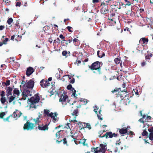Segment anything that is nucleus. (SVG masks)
I'll list each match as a JSON object with an SVG mask.
<instances>
[{
  "mask_svg": "<svg viewBox=\"0 0 153 153\" xmlns=\"http://www.w3.org/2000/svg\"><path fill=\"white\" fill-rule=\"evenodd\" d=\"M35 126V124L30 122L28 120L24 126L23 129L24 130H31Z\"/></svg>",
  "mask_w": 153,
  "mask_h": 153,
  "instance_id": "nucleus-4",
  "label": "nucleus"
},
{
  "mask_svg": "<svg viewBox=\"0 0 153 153\" xmlns=\"http://www.w3.org/2000/svg\"><path fill=\"white\" fill-rule=\"evenodd\" d=\"M73 41L74 42V44L75 45H76L75 44L76 43V42H78V41H79V40L78 39H76V38H75L73 39Z\"/></svg>",
  "mask_w": 153,
  "mask_h": 153,
  "instance_id": "nucleus-58",
  "label": "nucleus"
},
{
  "mask_svg": "<svg viewBox=\"0 0 153 153\" xmlns=\"http://www.w3.org/2000/svg\"><path fill=\"white\" fill-rule=\"evenodd\" d=\"M148 130L150 133H153V127H151L150 128L148 129Z\"/></svg>",
  "mask_w": 153,
  "mask_h": 153,
  "instance_id": "nucleus-56",
  "label": "nucleus"
},
{
  "mask_svg": "<svg viewBox=\"0 0 153 153\" xmlns=\"http://www.w3.org/2000/svg\"><path fill=\"white\" fill-rule=\"evenodd\" d=\"M22 95V98H20L19 100H26V98L27 97H26V96H25V95Z\"/></svg>",
  "mask_w": 153,
  "mask_h": 153,
  "instance_id": "nucleus-55",
  "label": "nucleus"
},
{
  "mask_svg": "<svg viewBox=\"0 0 153 153\" xmlns=\"http://www.w3.org/2000/svg\"><path fill=\"white\" fill-rule=\"evenodd\" d=\"M151 117L150 116H147L145 118L144 121L146 122H150L151 120Z\"/></svg>",
  "mask_w": 153,
  "mask_h": 153,
  "instance_id": "nucleus-35",
  "label": "nucleus"
},
{
  "mask_svg": "<svg viewBox=\"0 0 153 153\" xmlns=\"http://www.w3.org/2000/svg\"><path fill=\"white\" fill-rule=\"evenodd\" d=\"M4 83L5 85L7 87L10 85V81L9 80H8L6 81V82H4Z\"/></svg>",
  "mask_w": 153,
  "mask_h": 153,
  "instance_id": "nucleus-47",
  "label": "nucleus"
},
{
  "mask_svg": "<svg viewBox=\"0 0 153 153\" xmlns=\"http://www.w3.org/2000/svg\"><path fill=\"white\" fill-rule=\"evenodd\" d=\"M13 19L11 18H10L8 19L7 21V22L8 25H10L13 22Z\"/></svg>",
  "mask_w": 153,
  "mask_h": 153,
  "instance_id": "nucleus-38",
  "label": "nucleus"
},
{
  "mask_svg": "<svg viewBox=\"0 0 153 153\" xmlns=\"http://www.w3.org/2000/svg\"><path fill=\"white\" fill-rule=\"evenodd\" d=\"M3 1L4 2L6 3L7 5H8L9 4V2H10L9 0H3Z\"/></svg>",
  "mask_w": 153,
  "mask_h": 153,
  "instance_id": "nucleus-61",
  "label": "nucleus"
},
{
  "mask_svg": "<svg viewBox=\"0 0 153 153\" xmlns=\"http://www.w3.org/2000/svg\"><path fill=\"white\" fill-rule=\"evenodd\" d=\"M102 7L101 10V13L102 14H105L107 13V12L108 11L107 6L105 7Z\"/></svg>",
  "mask_w": 153,
  "mask_h": 153,
  "instance_id": "nucleus-27",
  "label": "nucleus"
},
{
  "mask_svg": "<svg viewBox=\"0 0 153 153\" xmlns=\"http://www.w3.org/2000/svg\"><path fill=\"white\" fill-rule=\"evenodd\" d=\"M39 117H37L36 118H34L33 119V120L35 122V124L39 125V123L41 122V120Z\"/></svg>",
  "mask_w": 153,
  "mask_h": 153,
  "instance_id": "nucleus-29",
  "label": "nucleus"
},
{
  "mask_svg": "<svg viewBox=\"0 0 153 153\" xmlns=\"http://www.w3.org/2000/svg\"><path fill=\"white\" fill-rule=\"evenodd\" d=\"M126 92V93L127 92V91H126L125 90H121L120 88H115L114 90L111 91L112 92L114 93H115L116 94H117V93H120V92Z\"/></svg>",
  "mask_w": 153,
  "mask_h": 153,
  "instance_id": "nucleus-17",
  "label": "nucleus"
},
{
  "mask_svg": "<svg viewBox=\"0 0 153 153\" xmlns=\"http://www.w3.org/2000/svg\"><path fill=\"white\" fill-rule=\"evenodd\" d=\"M62 141H63V143L64 145H66L67 146L68 145L67 144V141L66 140V139L65 137L62 140H61L60 141H59L58 140H56V141L58 142V143H60L61 142H62Z\"/></svg>",
  "mask_w": 153,
  "mask_h": 153,
  "instance_id": "nucleus-28",
  "label": "nucleus"
},
{
  "mask_svg": "<svg viewBox=\"0 0 153 153\" xmlns=\"http://www.w3.org/2000/svg\"><path fill=\"white\" fill-rule=\"evenodd\" d=\"M102 137H105L106 139L108 138H112L113 137L112 133L111 132H108L106 133L105 134L102 135Z\"/></svg>",
  "mask_w": 153,
  "mask_h": 153,
  "instance_id": "nucleus-20",
  "label": "nucleus"
},
{
  "mask_svg": "<svg viewBox=\"0 0 153 153\" xmlns=\"http://www.w3.org/2000/svg\"><path fill=\"white\" fill-rule=\"evenodd\" d=\"M6 91V95L7 97H8L10 95L12 94V91L13 88L10 87H8L5 88Z\"/></svg>",
  "mask_w": 153,
  "mask_h": 153,
  "instance_id": "nucleus-10",
  "label": "nucleus"
},
{
  "mask_svg": "<svg viewBox=\"0 0 153 153\" xmlns=\"http://www.w3.org/2000/svg\"><path fill=\"white\" fill-rule=\"evenodd\" d=\"M101 110H99V114H97V116L98 119L100 120H102L103 119L102 117L101 116L102 115L101 114Z\"/></svg>",
  "mask_w": 153,
  "mask_h": 153,
  "instance_id": "nucleus-33",
  "label": "nucleus"
},
{
  "mask_svg": "<svg viewBox=\"0 0 153 153\" xmlns=\"http://www.w3.org/2000/svg\"><path fill=\"white\" fill-rule=\"evenodd\" d=\"M10 117H13V115L12 114H11L10 115V116H9L8 117H7L6 118H4L3 119V120L4 121V122H6V121H7V122H9V120L10 118Z\"/></svg>",
  "mask_w": 153,
  "mask_h": 153,
  "instance_id": "nucleus-40",
  "label": "nucleus"
},
{
  "mask_svg": "<svg viewBox=\"0 0 153 153\" xmlns=\"http://www.w3.org/2000/svg\"><path fill=\"white\" fill-rule=\"evenodd\" d=\"M146 117V115L145 114H144L143 115V117L139 120V121L141 123H144V120H143V119H144Z\"/></svg>",
  "mask_w": 153,
  "mask_h": 153,
  "instance_id": "nucleus-43",
  "label": "nucleus"
},
{
  "mask_svg": "<svg viewBox=\"0 0 153 153\" xmlns=\"http://www.w3.org/2000/svg\"><path fill=\"white\" fill-rule=\"evenodd\" d=\"M128 127H124L121 129L118 128V130L119 131V133L123 136L124 134L127 133L128 132Z\"/></svg>",
  "mask_w": 153,
  "mask_h": 153,
  "instance_id": "nucleus-9",
  "label": "nucleus"
},
{
  "mask_svg": "<svg viewBox=\"0 0 153 153\" xmlns=\"http://www.w3.org/2000/svg\"><path fill=\"white\" fill-rule=\"evenodd\" d=\"M115 63L116 64H120V65L121 67H122V62L121 61L120 58H116L114 60Z\"/></svg>",
  "mask_w": 153,
  "mask_h": 153,
  "instance_id": "nucleus-23",
  "label": "nucleus"
},
{
  "mask_svg": "<svg viewBox=\"0 0 153 153\" xmlns=\"http://www.w3.org/2000/svg\"><path fill=\"white\" fill-rule=\"evenodd\" d=\"M49 124H47L44 125V126L41 127V126H38V128L40 130L44 131L48 130L49 128L48 126Z\"/></svg>",
  "mask_w": 153,
  "mask_h": 153,
  "instance_id": "nucleus-19",
  "label": "nucleus"
},
{
  "mask_svg": "<svg viewBox=\"0 0 153 153\" xmlns=\"http://www.w3.org/2000/svg\"><path fill=\"white\" fill-rule=\"evenodd\" d=\"M97 54L99 58H102L105 55V54L103 51H97Z\"/></svg>",
  "mask_w": 153,
  "mask_h": 153,
  "instance_id": "nucleus-25",
  "label": "nucleus"
},
{
  "mask_svg": "<svg viewBox=\"0 0 153 153\" xmlns=\"http://www.w3.org/2000/svg\"><path fill=\"white\" fill-rule=\"evenodd\" d=\"M67 28L70 32H72L73 31V30H72V27H71L68 26Z\"/></svg>",
  "mask_w": 153,
  "mask_h": 153,
  "instance_id": "nucleus-54",
  "label": "nucleus"
},
{
  "mask_svg": "<svg viewBox=\"0 0 153 153\" xmlns=\"http://www.w3.org/2000/svg\"><path fill=\"white\" fill-rule=\"evenodd\" d=\"M54 42L56 43H60V40L59 38H57L54 40Z\"/></svg>",
  "mask_w": 153,
  "mask_h": 153,
  "instance_id": "nucleus-49",
  "label": "nucleus"
},
{
  "mask_svg": "<svg viewBox=\"0 0 153 153\" xmlns=\"http://www.w3.org/2000/svg\"><path fill=\"white\" fill-rule=\"evenodd\" d=\"M43 28L44 30H49L50 29V27L49 26L46 25L43 27Z\"/></svg>",
  "mask_w": 153,
  "mask_h": 153,
  "instance_id": "nucleus-53",
  "label": "nucleus"
},
{
  "mask_svg": "<svg viewBox=\"0 0 153 153\" xmlns=\"http://www.w3.org/2000/svg\"><path fill=\"white\" fill-rule=\"evenodd\" d=\"M142 135L143 136H148L149 134L147 131L146 129H143V132L142 133Z\"/></svg>",
  "mask_w": 153,
  "mask_h": 153,
  "instance_id": "nucleus-31",
  "label": "nucleus"
},
{
  "mask_svg": "<svg viewBox=\"0 0 153 153\" xmlns=\"http://www.w3.org/2000/svg\"><path fill=\"white\" fill-rule=\"evenodd\" d=\"M80 101L81 102H83V104L84 105H86L88 103V100L85 99H82L80 100Z\"/></svg>",
  "mask_w": 153,
  "mask_h": 153,
  "instance_id": "nucleus-44",
  "label": "nucleus"
},
{
  "mask_svg": "<svg viewBox=\"0 0 153 153\" xmlns=\"http://www.w3.org/2000/svg\"><path fill=\"white\" fill-rule=\"evenodd\" d=\"M148 38L143 37L141 38L139 41V43L141 44H146L148 42Z\"/></svg>",
  "mask_w": 153,
  "mask_h": 153,
  "instance_id": "nucleus-18",
  "label": "nucleus"
},
{
  "mask_svg": "<svg viewBox=\"0 0 153 153\" xmlns=\"http://www.w3.org/2000/svg\"><path fill=\"white\" fill-rule=\"evenodd\" d=\"M82 140V143L83 145L84 146H86V144L85 143V141L86 140V139H83Z\"/></svg>",
  "mask_w": 153,
  "mask_h": 153,
  "instance_id": "nucleus-62",
  "label": "nucleus"
},
{
  "mask_svg": "<svg viewBox=\"0 0 153 153\" xmlns=\"http://www.w3.org/2000/svg\"><path fill=\"white\" fill-rule=\"evenodd\" d=\"M39 100V97L37 94H35L34 97H32L30 99H28V100L31 103L30 105V107L36 109V106L35 104L38 102Z\"/></svg>",
  "mask_w": 153,
  "mask_h": 153,
  "instance_id": "nucleus-2",
  "label": "nucleus"
},
{
  "mask_svg": "<svg viewBox=\"0 0 153 153\" xmlns=\"http://www.w3.org/2000/svg\"><path fill=\"white\" fill-rule=\"evenodd\" d=\"M34 71V69L33 68L29 67L27 69L26 74L27 76H29Z\"/></svg>",
  "mask_w": 153,
  "mask_h": 153,
  "instance_id": "nucleus-16",
  "label": "nucleus"
},
{
  "mask_svg": "<svg viewBox=\"0 0 153 153\" xmlns=\"http://www.w3.org/2000/svg\"><path fill=\"white\" fill-rule=\"evenodd\" d=\"M48 41L49 42L51 43L53 41L52 39V37L50 36V37L48 39Z\"/></svg>",
  "mask_w": 153,
  "mask_h": 153,
  "instance_id": "nucleus-63",
  "label": "nucleus"
},
{
  "mask_svg": "<svg viewBox=\"0 0 153 153\" xmlns=\"http://www.w3.org/2000/svg\"><path fill=\"white\" fill-rule=\"evenodd\" d=\"M22 36L21 35L20 36L19 35H18L17 36V38L15 39L16 41L17 42L20 41L22 39Z\"/></svg>",
  "mask_w": 153,
  "mask_h": 153,
  "instance_id": "nucleus-41",
  "label": "nucleus"
},
{
  "mask_svg": "<svg viewBox=\"0 0 153 153\" xmlns=\"http://www.w3.org/2000/svg\"><path fill=\"white\" fill-rule=\"evenodd\" d=\"M78 125L79 126V128L80 130H82V129H84L85 126V123L83 122H79Z\"/></svg>",
  "mask_w": 153,
  "mask_h": 153,
  "instance_id": "nucleus-22",
  "label": "nucleus"
},
{
  "mask_svg": "<svg viewBox=\"0 0 153 153\" xmlns=\"http://www.w3.org/2000/svg\"><path fill=\"white\" fill-rule=\"evenodd\" d=\"M22 95H24L25 96H26V97H27L28 96H31V93L30 90L27 89H25L24 90Z\"/></svg>",
  "mask_w": 153,
  "mask_h": 153,
  "instance_id": "nucleus-15",
  "label": "nucleus"
},
{
  "mask_svg": "<svg viewBox=\"0 0 153 153\" xmlns=\"http://www.w3.org/2000/svg\"><path fill=\"white\" fill-rule=\"evenodd\" d=\"M13 94L14 96H15V95H17L18 96L20 94V92L19 90L16 88H15L13 90Z\"/></svg>",
  "mask_w": 153,
  "mask_h": 153,
  "instance_id": "nucleus-26",
  "label": "nucleus"
},
{
  "mask_svg": "<svg viewBox=\"0 0 153 153\" xmlns=\"http://www.w3.org/2000/svg\"><path fill=\"white\" fill-rule=\"evenodd\" d=\"M68 54V53L67 51H63L62 53V54L63 56L67 57V55Z\"/></svg>",
  "mask_w": 153,
  "mask_h": 153,
  "instance_id": "nucleus-46",
  "label": "nucleus"
},
{
  "mask_svg": "<svg viewBox=\"0 0 153 153\" xmlns=\"http://www.w3.org/2000/svg\"><path fill=\"white\" fill-rule=\"evenodd\" d=\"M56 78L58 79H60V75L59 73V74L57 73L56 75Z\"/></svg>",
  "mask_w": 153,
  "mask_h": 153,
  "instance_id": "nucleus-60",
  "label": "nucleus"
},
{
  "mask_svg": "<svg viewBox=\"0 0 153 153\" xmlns=\"http://www.w3.org/2000/svg\"><path fill=\"white\" fill-rule=\"evenodd\" d=\"M98 134H99V135H98V137H101V138H103L104 137H102V134H103V133L102 132V131H99L98 132Z\"/></svg>",
  "mask_w": 153,
  "mask_h": 153,
  "instance_id": "nucleus-51",
  "label": "nucleus"
},
{
  "mask_svg": "<svg viewBox=\"0 0 153 153\" xmlns=\"http://www.w3.org/2000/svg\"><path fill=\"white\" fill-rule=\"evenodd\" d=\"M19 113H20V115H19L17 114L16 113L15 111H14L13 113V114L12 115L13 117L14 118H15L16 117H19L22 114V113H21L20 112H19Z\"/></svg>",
  "mask_w": 153,
  "mask_h": 153,
  "instance_id": "nucleus-32",
  "label": "nucleus"
},
{
  "mask_svg": "<svg viewBox=\"0 0 153 153\" xmlns=\"http://www.w3.org/2000/svg\"><path fill=\"white\" fill-rule=\"evenodd\" d=\"M100 148L96 147L92 148L91 151L94 152V153H99L100 152H102L104 153L106 151L105 146V145L102 144H100Z\"/></svg>",
  "mask_w": 153,
  "mask_h": 153,
  "instance_id": "nucleus-3",
  "label": "nucleus"
},
{
  "mask_svg": "<svg viewBox=\"0 0 153 153\" xmlns=\"http://www.w3.org/2000/svg\"><path fill=\"white\" fill-rule=\"evenodd\" d=\"M149 138L151 141L153 140V133L150 132L149 135Z\"/></svg>",
  "mask_w": 153,
  "mask_h": 153,
  "instance_id": "nucleus-42",
  "label": "nucleus"
},
{
  "mask_svg": "<svg viewBox=\"0 0 153 153\" xmlns=\"http://www.w3.org/2000/svg\"><path fill=\"white\" fill-rule=\"evenodd\" d=\"M85 128H88L89 130H90L91 129V127L89 123H85Z\"/></svg>",
  "mask_w": 153,
  "mask_h": 153,
  "instance_id": "nucleus-37",
  "label": "nucleus"
},
{
  "mask_svg": "<svg viewBox=\"0 0 153 153\" xmlns=\"http://www.w3.org/2000/svg\"><path fill=\"white\" fill-rule=\"evenodd\" d=\"M5 115V112H3L0 113V118H3L4 116Z\"/></svg>",
  "mask_w": 153,
  "mask_h": 153,
  "instance_id": "nucleus-52",
  "label": "nucleus"
},
{
  "mask_svg": "<svg viewBox=\"0 0 153 153\" xmlns=\"http://www.w3.org/2000/svg\"><path fill=\"white\" fill-rule=\"evenodd\" d=\"M71 112L72 115L75 118H76V117L78 116V109L76 108L75 109H73V107H71Z\"/></svg>",
  "mask_w": 153,
  "mask_h": 153,
  "instance_id": "nucleus-11",
  "label": "nucleus"
},
{
  "mask_svg": "<svg viewBox=\"0 0 153 153\" xmlns=\"http://www.w3.org/2000/svg\"><path fill=\"white\" fill-rule=\"evenodd\" d=\"M21 2H20V1L19 2H16V7H17V6L20 7L21 6Z\"/></svg>",
  "mask_w": 153,
  "mask_h": 153,
  "instance_id": "nucleus-59",
  "label": "nucleus"
},
{
  "mask_svg": "<svg viewBox=\"0 0 153 153\" xmlns=\"http://www.w3.org/2000/svg\"><path fill=\"white\" fill-rule=\"evenodd\" d=\"M116 28L118 30H120V29H121V33L122 32V30H121V25L120 24H119L118 25H117V26H116Z\"/></svg>",
  "mask_w": 153,
  "mask_h": 153,
  "instance_id": "nucleus-45",
  "label": "nucleus"
},
{
  "mask_svg": "<svg viewBox=\"0 0 153 153\" xmlns=\"http://www.w3.org/2000/svg\"><path fill=\"white\" fill-rule=\"evenodd\" d=\"M102 62L97 61L93 63L91 65H88V66L91 70H95L97 71V72L94 71V73L100 74L102 73L101 67L102 66Z\"/></svg>",
  "mask_w": 153,
  "mask_h": 153,
  "instance_id": "nucleus-1",
  "label": "nucleus"
},
{
  "mask_svg": "<svg viewBox=\"0 0 153 153\" xmlns=\"http://www.w3.org/2000/svg\"><path fill=\"white\" fill-rule=\"evenodd\" d=\"M118 148L117 147H114L111 149V152L116 153L118 151Z\"/></svg>",
  "mask_w": 153,
  "mask_h": 153,
  "instance_id": "nucleus-36",
  "label": "nucleus"
},
{
  "mask_svg": "<svg viewBox=\"0 0 153 153\" xmlns=\"http://www.w3.org/2000/svg\"><path fill=\"white\" fill-rule=\"evenodd\" d=\"M68 96L66 95H63V94H62L60 97L59 99V101L61 102L63 101H65L66 100H68Z\"/></svg>",
  "mask_w": 153,
  "mask_h": 153,
  "instance_id": "nucleus-14",
  "label": "nucleus"
},
{
  "mask_svg": "<svg viewBox=\"0 0 153 153\" xmlns=\"http://www.w3.org/2000/svg\"><path fill=\"white\" fill-rule=\"evenodd\" d=\"M134 92L135 94L136 95H139V93L138 92V90L137 89H133V93H134Z\"/></svg>",
  "mask_w": 153,
  "mask_h": 153,
  "instance_id": "nucleus-50",
  "label": "nucleus"
},
{
  "mask_svg": "<svg viewBox=\"0 0 153 153\" xmlns=\"http://www.w3.org/2000/svg\"><path fill=\"white\" fill-rule=\"evenodd\" d=\"M72 88V86L71 85L69 84L68 85L67 87V88L68 90H71V89Z\"/></svg>",
  "mask_w": 153,
  "mask_h": 153,
  "instance_id": "nucleus-57",
  "label": "nucleus"
},
{
  "mask_svg": "<svg viewBox=\"0 0 153 153\" xmlns=\"http://www.w3.org/2000/svg\"><path fill=\"white\" fill-rule=\"evenodd\" d=\"M34 83L33 79H30L27 83L25 84V85L27 88L32 89L33 87Z\"/></svg>",
  "mask_w": 153,
  "mask_h": 153,
  "instance_id": "nucleus-6",
  "label": "nucleus"
},
{
  "mask_svg": "<svg viewBox=\"0 0 153 153\" xmlns=\"http://www.w3.org/2000/svg\"><path fill=\"white\" fill-rule=\"evenodd\" d=\"M127 134L130 136L131 137H132L133 135H135L134 133L132 131H130L129 132L128 131Z\"/></svg>",
  "mask_w": 153,
  "mask_h": 153,
  "instance_id": "nucleus-39",
  "label": "nucleus"
},
{
  "mask_svg": "<svg viewBox=\"0 0 153 153\" xmlns=\"http://www.w3.org/2000/svg\"><path fill=\"white\" fill-rule=\"evenodd\" d=\"M71 100H69L68 101L66 100L65 101H63L62 102L63 107H65L67 106V107L70 106L71 105H73L74 104V103H71L70 102Z\"/></svg>",
  "mask_w": 153,
  "mask_h": 153,
  "instance_id": "nucleus-12",
  "label": "nucleus"
},
{
  "mask_svg": "<svg viewBox=\"0 0 153 153\" xmlns=\"http://www.w3.org/2000/svg\"><path fill=\"white\" fill-rule=\"evenodd\" d=\"M124 96H125V97H124L121 104H123L124 105H126L129 103L130 100L128 97L126 96V95H124Z\"/></svg>",
  "mask_w": 153,
  "mask_h": 153,
  "instance_id": "nucleus-8",
  "label": "nucleus"
},
{
  "mask_svg": "<svg viewBox=\"0 0 153 153\" xmlns=\"http://www.w3.org/2000/svg\"><path fill=\"white\" fill-rule=\"evenodd\" d=\"M57 114H58L56 112H55L54 113L51 112L50 113L49 116L52 118L53 119V122L54 123H55L57 120L56 117Z\"/></svg>",
  "mask_w": 153,
  "mask_h": 153,
  "instance_id": "nucleus-13",
  "label": "nucleus"
},
{
  "mask_svg": "<svg viewBox=\"0 0 153 153\" xmlns=\"http://www.w3.org/2000/svg\"><path fill=\"white\" fill-rule=\"evenodd\" d=\"M5 93L4 91H1V97L0 100L1 103L2 104H4L6 101V97H5Z\"/></svg>",
  "mask_w": 153,
  "mask_h": 153,
  "instance_id": "nucleus-7",
  "label": "nucleus"
},
{
  "mask_svg": "<svg viewBox=\"0 0 153 153\" xmlns=\"http://www.w3.org/2000/svg\"><path fill=\"white\" fill-rule=\"evenodd\" d=\"M44 114L45 115H47L48 117L49 116V110H44Z\"/></svg>",
  "mask_w": 153,
  "mask_h": 153,
  "instance_id": "nucleus-48",
  "label": "nucleus"
},
{
  "mask_svg": "<svg viewBox=\"0 0 153 153\" xmlns=\"http://www.w3.org/2000/svg\"><path fill=\"white\" fill-rule=\"evenodd\" d=\"M62 130H60L59 131H58L57 132L56 134V137L57 138V139H59L60 137V132L61 131H62Z\"/></svg>",
  "mask_w": 153,
  "mask_h": 153,
  "instance_id": "nucleus-34",
  "label": "nucleus"
},
{
  "mask_svg": "<svg viewBox=\"0 0 153 153\" xmlns=\"http://www.w3.org/2000/svg\"><path fill=\"white\" fill-rule=\"evenodd\" d=\"M126 2H127L126 4V6H129L131 5V4L130 1H126Z\"/></svg>",
  "mask_w": 153,
  "mask_h": 153,
  "instance_id": "nucleus-64",
  "label": "nucleus"
},
{
  "mask_svg": "<svg viewBox=\"0 0 153 153\" xmlns=\"http://www.w3.org/2000/svg\"><path fill=\"white\" fill-rule=\"evenodd\" d=\"M9 39L8 38H6L3 40L2 42H0V47L2 46L3 44H6L7 42L8 41Z\"/></svg>",
  "mask_w": 153,
  "mask_h": 153,
  "instance_id": "nucleus-30",
  "label": "nucleus"
},
{
  "mask_svg": "<svg viewBox=\"0 0 153 153\" xmlns=\"http://www.w3.org/2000/svg\"><path fill=\"white\" fill-rule=\"evenodd\" d=\"M40 84L41 86L43 88L48 87V86H49L50 83L48 80L45 79H42L40 82Z\"/></svg>",
  "mask_w": 153,
  "mask_h": 153,
  "instance_id": "nucleus-5",
  "label": "nucleus"
},
{
  "mask_svg": "<svg viewBox=\"0 0 153 153\" xmlns=\"http://www.w3.org/2000/svg\"><path fill=\"white\" fill-rule=\"evenodd\" d=\"M124 97L122 95V94H118L117 96V101L120 103L121 104Z\"/></svg>",
  "mask_w": 153,
  "mask_h": 153,
  "instance_id": "nucleus-21",
  "label": "nucleus"
},
{
  "mask_svg": "<svg viewBox=\"0 0 153 153\" xmlns=\"http://www.w3.org/2000/svg\"><path fill=\"white\" fill-rule=\"evenodd\" d=\"M7 97V99L8 101V102L10 103L14 100L16 98V96L11 95V96H8Z\"/></svg>",
  "mask_w": 153,
  "mask_h": 153,
  "instance_id": "nucleus-24",
  "label": "nucleus"
}]
</instances>
